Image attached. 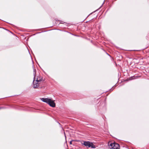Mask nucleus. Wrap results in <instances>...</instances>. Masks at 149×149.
<instances>
[{"label": "nucleus", "instance_id": "f257e3e1", "mask_svg": "<svg viewBox=\"0 0 149 149\" xmlns=\"http://www.w3.org/2000/svg\"><path fill=\"white\" fill-rule=\"evenodd\" d=\"M108 145L110 148L113 149H119V145L117 143H108Z\"/></svg>", "mask_w": 149, "mask_h": 149}, {"label": "nucleus", "instance_id": "f03ea898", "mask_svg": "<svg viewBox=\"0 0 149 149\" xmlns=\"http://www.w3.org/2000/svg\"><path fill=\"white\" fill-rule=\"evenodd\" d=\"M83 144L87 147H91L92 148H95V146L92 143L89 141H84Z\"/></svg>", "mask_w": 149, "mask_h": 149}, {"label": "nucleus", "instance_id": "7ed1b4c3", "mask_svg": "<svg viewBox=\"0 0 149 149\" xmlns=\"http://www.w3.org/2000/svg\"><path fill=\"white\" fill-rule=\"evenodd\" d=\"M34 79L33 81V87L34 88H37L39 86V84H40L39 82H37L36 81H35V77H34Z\"/></svg>", "mask_w": 149, "mask_h": 149}, {"label": "nucleus", "instance_id": "20e7f679", "mask_svg": "<svg viewBox=\"0 0 149 149\" xmlns=\"http://www.w3.org/2000/svg\"><path fill=\"white\" fill-rule=\"evenodd\" d=\"M49 102H50L48 104L51 107H55V104L54 100H52L51 99H50Z\"/></svg>", "mask_w": 149, "mask_h": 149}, {"label": "nucleus", "instance_id": "39448f33", "mask_svg": "<svg viewBox=\"0 0 149 149\" xmlns=\"http://www.w3.org/2000/svg\"><path fill=\"white\" fill-rule=\"evenodd\" d=\"M50 99H49L48 98H41V100L43 102H46L48 104L49 102H50L49 101H50Z\"/></svg>", "mask_w": 149, "mask_h": 149}, {"label": "nucleus", "instance_id": "423d86ee", "mask_svg": "<svg viewBox=\"0 0 149 149\" xmlns=\"http://www.w3.org/2000/svg\"><path fill=\"white\" fill-rule=\"evenodd\" d=\"M36 81L37 82H39L42 81V77L40 76L38 77L37 78L36 80Z\"/></svg>", "mask_w": 149, "mask_h": 149}, {"label": "nucleus", "instance_id": "0eeeda50", "mask_svg": "<svg viewBox=\"0 0 149 149\" xmlns=\"http://www.w3.org/2000/svg\"><path fill=\"white\" fill-rule=\"evenodd\" d=\"M33 72L34 75L36 73V70L35 69L33 68Z\"/></svg>", "mask_w": 149, "mask_h": 149}, {"label": "nucleus", "instance_id": "6e6552de", "mask_svg": "<svg viewBox=\"0 0 149 149\" xmlns=\"http://www.w3.org/2000/svg\"><path fill=\"white\" fill-rule=\"evenodd\" d=\"M5 108L3 107H0V109Z\"/></svg>", "mask_w": 149, "mask_h": 149}, {"label": "nucleus", "instance_id": "1a4fd4ad", "mask_svg": "<svg viewBox=\"0 0 149 149\" xmlns=\"http://www.w3.org/2000/svg\"><path fill=\"white\" fill-rule=\"evenodd\" d=\"M72 141H71L70 142V144H72Z\"/></svg>", "mask_w": 149, "mask_h": 149}, {"label": "nucleus", "instance_id": "9d476101", "mask_svg": "<svg viewBox=\"0 0 149 149\" xmlns=\"http://www.w3.org/2000/svg\"><path fill=\"white\" fill-rule=\"evenodd\" d=\"M58 123L61 125V124L59 123Z\"/></svg>", "mask_w": 149, "mask_h": 149}, {"label": "nucleus", "instance_id": "9b49d317", "mask_svg": "<svg viewBox=\"0 0 149 149\" xmlns=\"http://www.w3.org/2000/svg\"><path fill=\"white\" fill-rule=\"evenodd\" d=\"M62 129L63 130V128L62 127Z\"/></svg>", "mask_w": 149, "mask_h": 149}]
</instances>
